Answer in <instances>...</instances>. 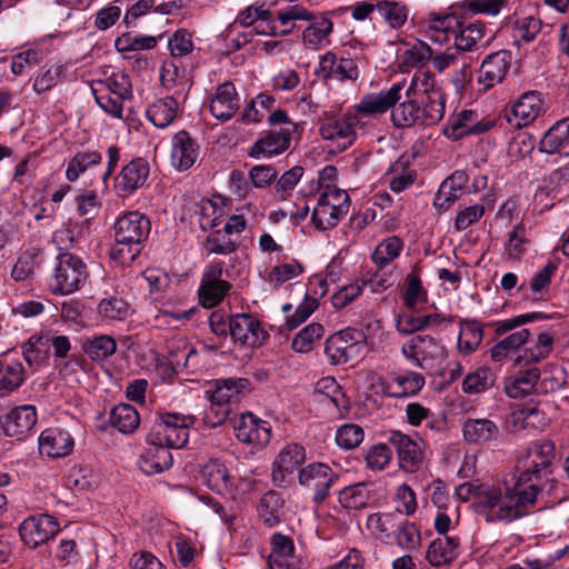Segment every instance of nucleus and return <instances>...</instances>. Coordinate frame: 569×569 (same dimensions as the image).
<instances>
[{"instance_id": "59", "label": "nucleus", "mask_w": 569, "mask_h": 569, "mask_svg": "<svg viewBox=\"0 0 569 569\" xmlns=\"http://www.w3.org/2000/svg\"><path fill=\"white\" fill-rule=\"evenodd\" d=\"M239 395V388L237 381L233 379H227L217 381L213 390H207L206 396L209 401H216L220 405H229V402L237 398Z\"/></svg>"}, {"instance_id": "62", "label": "nucleus", "mask_w": 569, "mask_h": 569, "mask_svg": "<svg viewBox=\"0 0 569 569\" xmlns=\"http://www.w3.org/2000/svg\"><path fill=\"white\" fill-rule=\"evenodd\" d=\"M365 432L358 425L349 423L341 426L336 433V442L343 449H353L363 440Z\"/></svg>"}, {"instance_id": "26", "label": "nucleus", "mask_w": 569, "mask_h": 569, "mask_svg": "<svg viewBox=\"0 0 569 569\" xmlns=\"http://www.w3.org/2000/svg\"><path fill=\"white\" fill-rule=\"evenodd\" d=\"M418 100V127H431L445 116L446 100L440 90L429 91Z\"/></svg>"}, {"instance_id": "50", "label": "nucleus", "mask_w": 569, "mask_h": 569, "mask_svg": "<svg viewBox=\"0 0 569 569\" xmlns=\"http://www.w3.org/2000/svg\"><path fill=\"white\" fill-rule=\"evenodd\" d=\"M418 100L408 99L398 107H393L391 120L398 128L418 127Z\"/></svg>"}, {"instance_id": "45", "label": "nucleus", "mask_w": 569, "mask_h": 569, "mask_svg": "<svg viewBox=\"0 0 569 569\" xmlns=\"http://www.w3.org/2000/svg\"><path fill=\"white\" fill-rule=\"evenodd\" d=\"M536 393H551L565 385L563 370L559 367H547L542 370L536 368Z\"/></svg>"}, {"instance_id": "4", "label": "nucleus", "mask_w": 569, "mask_h": 569, "mask_svg": "<svg viewBox=\"0 0 569 569\" xmlns=\"http://www.w3.org/2000/svg\"><path fill=\"white\" fill-rule=\"evenodd\" d=\"M402 356L416 367L431 371L448 357V351L440 339L430 335H417L401 347Z\"/></svg>"}, {"instance_id": "51", "label": "nucleus", "mask_w": 569, "mask_h": 569, "mask_svg": "<svg viewBox=\"0 0 569 569\" xmlns=\"http://www.w3.org/2000/svg\"><path fill=\"white\" fill-rule=\"evenodd\" d=\"M325 333L323 327L318 322H312L301 329L292 339L291 348L296 352H309L317 340Z\"/></svg>"}, {"instance_id": "39", "label": "nucleus", "mask_w": 569, "mask_h": 569, "mask_svg": "<svg viewBox=\"0 0 569 569\" xmlns=\"http://www.w3.org/2000/svg\"><path fill=\"white\" fill-rule=\"evenodd\" d=\"M485 32V23L481 21H475L469 24H462L459 22L456 28L455 46L459 51H470L476 43L482 39Z\"/></svg>"}, {"instance_id": "28", "label": "nucleus", "mask_w": 569, "mask_h": 569, "mask_svg": "<svg viewBox=\"0 0 569 569\" xmlns=\"http://www.w3.org/2000/svg\"><path fill=\"white\" fill-rule=\"evenodd\" d=\"M541 96L539 91H528L512 104L511 113L517 120V127H526L539 117L543 103Z\"/></svg>"}, {"instance_id": "10", "label": "nucleus", "mask_w": 569, "mask_h": 569, "mask_svg": "<svg viewBox=\"0 0 569 569\" xmlns=\"http://www.w3.org/2000/svg\"><path fill=\"white\" fill-rule=\"evenodd\" d=\"M359 123L357 114H342L325 118L319 127L322 139L330 141L337 151H343L356 140V126Z\"/></svg>"}, {"instance_id": "27", "label": "nucleus", "mask_w": 569, "mask_h": 569, "mask_svg": "<svg viewBox=\"0 0 569 569\" xmlns=\"http://www.w3.org/2000/svg\"><path fill=\"white\" fill-rule=\"evenodd\" d=\"M539 150L545 153L569 156V118L553 123L543 134Z\"/></svg>"}, {"instance_id": "61", "label": "nucleus", "mask_w": 569, "mask_h": 569, "mask_svg": "<svg viewBox=\"0 0 569 569\" xmlns=\"http://www.w3.org/2000/svg\"><path fill=\"white\" fill-rule=\"evenodd\" d=\"M102 83L113 96H118L122 99H130L132 97L130 78L121 70L112 72Z\"/></svg>"}, {"instance_id": "1", "label": "nucleus", "mask_w": 569, "mask_h": 569, "mask_svg": "<svg viewBox=\"0 0 569 569\" xmlns=\"http://www.w3.org/2000/svg\"><path fill=\"white\" fill-rule=\"evenodd\" d=\"M521 481L509 485L480 487L472 501V510L486 522H512L529 513L539 497Z\"/></svg>"}, {"instance_id": "31", "label": "nucleus", "mask_w": 569, "mask_h": 569, "mask_svg": "<svg viewBox=\"0 0 569 569\" xmlns=\"http://www.w3.org/2000/svg\"><path fill=\"white\" fill-rule=\"evenodd\" d=\"M408 160L400 157L385 174L391 191L400 193L410 188L417 179L416 170L408 168Z\"/></svg>"}, {"instance_id": "6", "label": "nucleus", "mask_w": 569, "mask_h": 569, "mask_svg": "<svg viewBox=\"0 0 569 569\" xmlns=\"http://www.w3.org/2000/svg\"><path fill=\"white\" fill-rule=\"evenodd\" d=\"M89 278L86 263L76 254L62 252L57 257L53 292L70 295L84 286Z\"/></svg>"}, {"instance_id": "22", "label": "nucleus", "mask_w": 569, "mask_h": 569, "mask_svg": "<svg viewBox=\"0 0 569 569\" xmlns=\"http://www.w3.org/2000/svg\"><path fill=\"white\" fill-rule=\"evenodd\" d=\"M240 99L233 83L227 81L218 86L210 102L211 114L221 121L231 119L239 110Z\"/></svg>"}, {"instance_id": "57", "label": "nucleus", "mask_w": 569, "mask_h": 569, "mask_svg": "<svg viewBox=\"0 0 569 569\" xmlns=\"http://www.w3.org/2000/svg\"><path fill=\"white\" fill-rule=\"evenodd\" d=\"M98 312L109 320H124L130 312L129 305L121 298L110 297L100 301Z\"/></svg>"}, {"instance_id": "19", "label": "nucleus", "mask_w": 569, "mask_h": 569, "mask_svg": "<svg viewBox=\"0 0 569 569\" xmlns=\"http://www.w3.org/2000/svg\"><path fill=\"white\" fill-rule=\"evenodd\" d=\"M148 447L139 459V467L146 475H156L168 470L173 462L171 447L161 440L148 439Z\"/></svg>"}, {"instance_id": "58", "label": "nucleus", "mask_w": 569, "mask_h": 569, "mask_svg": "<svg viewBox=\"0 0 569 569\" xmlns=\"http://www.w3.org/2000/svg\"><path fill=\"white\" fill-rule=\"evenodd\" d=\"M38 254L39 250L33 248L26 250L19 256L11 270V276L16 281H23L34 272V269L38 266V262L36 261Z\"/></svg>"}, {"instance_id": "43", "label": "nucleus", "mask_w": 569, "mask_h": 569, "mask_svg": "<svg viewBox=\"0 0 569 569\" xmlns=\"http://www.w3.org/2000/svg\"><path fill=\"white\" fill-rule=\"evenodd\" d=\"M117 350L116 340L108 335H101L88 339L83 343V351L92 361H103Z\"/></svg>"}, {"instance_id": "44", "label": "nucleus", "mask_w": 569, "mask_h": 569, "mask_svg": "<svg viewBox=\"0 0 569 569\" xmlns=\"http://www.w3.org/2000/svg\"><path fill=\"white\" fill-rule=\"evenodd\" d=\"M392 535L396 545L405 551L412 552L421 546L420 530L413 522L399 523Z\"/></svg>"}, {"instance_id": "21", "label": "nucleus", "mask_w": 569, "mask_h": 569, "mask_svg": "<svg viewBox=\"0 0 569 569\" xmlns=\"http://www.w3.org/2000/svg\"><path fill=\"white\" fill-rule=\"evenodd\" d=\"M291 130H269L258 139L249 149L248 156L253 159L271 158L278 156L290 147Z\"/></svg>"}, {"instance_id": "8", "label": "nucleus", "mask_w": 569, "mask_h": 569, "mask_svg": "<svg viewBox=\"0 0 569 569\" xmlns=\"http://www.w3.org/2000/svg\"><path fill=\"white\" fill-rule=\"evenodd\" d=\"M339 479L328 465L321 462L309 463L301 468L298 473L300 486L312 492V500L321 503L329 495L330 488Z\"/></svg>"}, {"instance_id": "20", "label": "nucleus", "mask_w": 569, "mask_h": 569, "mask_svg": "<svg viewBox=\"0 0 569 569\" xmlns=\"http://www.w3.org/2000/svg\"><path fill=\"white\" fill-rule=\"evenodd\" d=\"M149 163L142 159L137 158L126 164L116 181V189L121 197L133 193L137 189L142 188L149 177Z\"/></svg>"}, {"instance_id": "32", "label": "nucleus", "mask_w": 569, "mask_h": 569, "mask_svg": "<svg viewBox=\"0 0 569 569\" xmlns=\"http://www.w3.org/2000/svg\"><path fill=\"white\" fill-rule=\"evenodd\" d=\"M536 368H529L527 370H520L516 375L506 378L505 391L510 398H521L530 392L536 393L537 378Z\"/></svg>"}, {"instance_id": "34", "label": "nucleus", "mask_w": 569, "mask_h": 569, "mask_svg": "<svg viewBox=\"0 0 569 569\" xmlns=\"http://www.w3.org/2000/svg\"><path fill=\"white\" fill-rule=\"evenodd\" d=\"M109 422L121 433H132L140 425V417L133 406L120 403L111 410Z\"/></svg>"}, {"instance_id": "42", "label": "nucleus", "mask_w": 569, "mask_h": 569, "mask_svg": "<svg viewBox=\"0 0 569 569\" xmlns=\"http://www.w3.org/2000/svg\"><path fill=\"white\" fill-rule=\"evenodd\" d=\"M378 13L390 28H401L408 19V9L406 4L393 0L376 1Z\"/></svg>"}, {"instance_id": "13", "label": "nucleus", "mask_w": 569, "mask_h": 569, "mask_svg": "<svg viewBox=\"0 0 569 569\" xmlns=\"http://www.w3.org/2000/svg\"><path fill=\"white\" fill-rule=\"evenodd\" d=\"M229 333L233 341L254 347L264 342L268 333L260 322L248 313H238L228 319Z\"/></svg>"}, {"instance_id": "64", "label": "nucleus", "mask_w": 569, "mask_h": 569, "mask_svg": "<svg viewBox=\"0 0 569 569\" xmlns=\"http://www.w3.org/2000/svg\"><path fill=\"white\" fill-rule=\"evenodd\" d=\"M157 46V39L152 36L122 34L116 40L119 51L149 50Z\"/></svg>"}, {"instance_id": "55", "label": "nucleus", "mask_w": 569, "mask_h": 569, "mask_svg": "<svg viewBox=\"0 0 569 569\" xmlns=\"http://www.w3.org/2000/svg\"><path fill=\"white\" fill-rule=\"evenodd\" d=\"M403 247V242L398 237H389L377 246L372 253V260L380 267L388 264L398 258Z\"/></svg>"}, {"instance_id": "38", "label": "nucleus", "mask_w": 569, "mask_h": 569, "mask_svg": "<svg viewBox=\"0 0 569 569\" xmlns=\"http://www.w3.org/2000/svg\"><path fill=\"white\" fill-rule=\"evenodd\" d=\"M343 216L345 210L341 207L336 209L335 204L319 198L311 213V220L317 229L327 230L337 226Z\"/></svg>"}, {"instance_id": "48", "label": "nucleus", "mask_w": 569, "mask_h": 569, "mask_svg": "<svg viewBox=\"0 0 569 569\" xmlns=\"http://www.w3.org/2000/svg\"><path fill=\"white\" fill-rule=\"evenodd\" d=\"M201 477L211 490L220 492L228 487V470L223 463L217 460H212L202 467Z\"/></svg>"}, {"instance_id": "53", "label": "nucleus", "mask_w": 569, "mask_h": 569, "mask_svg": "<svg viewBox=\"0 0 569 569\" xmlns=\"http://www.w3.org/2000/svg\"><path fill=\"white\" fill-rule=\"evenodd\" d=\"M495 383L493 375L488 368H478L476 371L466 376L462 382L465 393H481L492 387Z\"/></svg>"}, {"instance_id": "41", "label": "nucleus", "mask_w": 569, "mask_h": 569, "mask_svg": "<svg viewBox=\"0 0 569 569\" xmlns=\"http://www.w3.org/2000/svg\"><path fill=\"white\" fill-rule=\"evenodd\" d=\"M530 336L528 329H521L510 333L491 348V358L497 362H501L510 357L518 348L525 345Z\"/></svg>"}, {"instance_id": "40", "label": "nucleus", "mask_w": 569, "mask_h": 569, "mask_svg": "<svg viewBox=\"0 0 569 569\" xmlns=\"http://www.w3.org/2000/svg\"><path fill=\"white\" fill-rule=\"evenodd\" d=\"M102 154L93 150H84L77 152L68 163L66 177L69 181H76L81 173L93 166L100 164Z\"/></svg>"}, {"instance_id": "37", "label": "nucleus", "mask_w": 569, "mask_h": 569, "mask_svg": "<svg viewBox=\"0 0 569 569\" xmlns=\"http://www.w3.org/2000/svg\"><path fill=\"white\" fill-rule=\"evenodd\" d=\"M283 500L280 495L273 490L266 492L259 503V517L262 522L269 528L274 527L280 522L281 509Z\"/></svg>"}, {"instance_id": "23", "label": "nucleus", "mask_w": 569, "mask_h": 569, "mask_svg": "<svg viewBox=\"0 0 569 569\" xmlns=\"http://www.w3.org/2000/svg\"><path fill=\"white\" fill-rule=\"evenodd\" d=\"M272 551L268 563L270 569H299L300 560L295 556V546L291 538L282 533L271 537Z\"/></svg>"}, {"instance_id": "14", "label": "nucleus", "mask_w": 569, "mask_h": 569, "mask_svg": "<svg viewBox=\"0 0 569 569\" xmlns=\"http://www.w3.org/2000/svg\"><path fill=\"white\" fill-rule=\"evenodd\" d=\"M37 423L36 407L23 405L11 409L0 416V431L7 437L21 439L28 435Z\"/></svg>"}, {"instance_id": "7", "label": "nucleus", "mask_w": 569, "mask_h": 569, "mask_svg": "<svg viewBox=\"0 0 569 569\" xmlns=\"http://www.w3.org/2000/svg\"><path fill=\"white\" fill-rule=\"evenodd\" d=\"M365 342L366 336L362 332L347 328L326 340L325 353L332 365H343L360 356Z\"/></svg>"}, {"instance_id": "36", "label": "nucleus", "mask_w": 569, "mask_h": 569, "mask_svg": "<svg viewBox=\"0 0 569 569\" xmlns=\"http://www.w3.org/2000/svg\"><path fill=\"white\" fill-rule=\"evenodd\" d=\"M483 337V330L475 320H463L460 322V332L458 337V350L463 355H470L480 346Z\"/></svg>"}, {"instance_id": "47", "label": "nucleus", "mask_w": 569, "mask_h": 569, "mask_svg": "<svg viewBox=\"0 0 569 569\" xmlns=\"http://www.w3.org/2000/svg\"><path fill=\"white\" fill-rule=\"evenodd\" d=\"M276 102L272 96L260 93L243 109L240 121L243 123H258L264 117V111H270Z\"/></svg>"}, {"instance_id": "18", "label": "nucleus", "mask_w": 569, "mask_h": 569, "mask_svg": "<svg viewBox=\"0 0 569 569\" xmlns=\"http://www.w3.org/2000/svg\"><path fill=\"white\" fill-rule=\"evenodd\" d=\"M58 530V525L53 517L42 515L23 520L20 525L19 533L28 546L37 547L52 538Z\"/></svg>"}, {"instance_id": "2", "label": "nucleus", "mask_w": 569, "mask_h": 569, "mask_svg": "<svg viewBox=\"0 0 569 569\" xmlns=\"http://www.w3.org/2000/svg\"><path fill=\"white\" fill-rule=\"evenodd\" d=\"M150 230V220L138 211H129L120 216L113 223L117 247L111 250V257L121 263L134 261Z\"/></svg>"}, {"instance_id": "46", "label": "nucleus", "mask_w": 569, "mask_h": 569, "mask_svg": "<svg viewBox=\"0 0 569 569\" xmlns=\"http://www.w3.org/2000/svg\"><path fill=\"white\" fill-rule=\"evenodd\" d=\"M204 248L209 253L230 254L238 248V240L224 228L210 232L206 239Z\"/></svg>"}, {"instance_id": "49", "label": "nucleus", "mask_w": 569, "mask_h": 569, "mask_svg": "<svg viewBox=\"0 0 569 569\" xmlns=\"http://www.w3.org/2000/svg\"><path fill=\"white\" fill-rule=\"evenodd\" d=\"M46 341H48L47 337L33 335L22 345V356L29 367L37 368L47 359Z\"/></svg>"}, {"instance_id": "12", "label": "nucleus", "mask_w": 569, "mask_h": 569, "mask_svg": "<svg viewBox=\"0 0 569 569\" xmlns=\"http://www.w3.org/2000/svg\"><path fill=\"white\" fill-rule=\"evenodd\" d=\"M495 126V119L480 117L472 110H462L448 121L443 132L449 138L460 139L465 136L482 134Z\"/></svg>"}, {"instance_id": "60", "label": "nucleus", "mask_w": 569, "mask_h": 569, "mask_svg": "<svg viewBox=\"0 0 569 569\" xmlns=\"http://www.w3.org/2000/svg\"><path fill=\"white\" fill-rule=\"evenodd\" d=\"M431 58V48L427 43L419 41L412 48L403 51V53L401 54V63L406 68H420L425 66L426 62L429 61Z\"/></svg>"}, {"instance_id": "9", "label": "nucleus", "mask_w": 569, "mask_h": 569, "mask_svg": "<svg viewBox=\"0 0 569 569\" xmlns=\"http://www.w3.org/2000/svg\"><path fill=\"white\" fill-rule=\"evenodd\" d=\"M388 443L395 449L399 468L406 472L418 471L425 460V445L421 440L398 430H390L387 435Z\"/></svg>"}, {"instance_id": "33", "label": "nucleus", "mask_w": 569, "mask_h": 569, "mask_svg": "<svg viewBox=\"0 0 569 569\" xmlns=\"http://www.w3.org/2000/svg\"><path fill=\"white\" fill-rule=\"evenodd\" d=\"M179 103L173 97H164L154 101L147 110L148 119L157 128H166L177 117Z\"/></svg>"}, {"instance_id": "29", "label": "nucleus", "mask_w": 569, "mask_h": 569, "mask_svg": "<svg viewBox=\"0 0 569 569\" xmlns=\"http://www.w3.org/2000/svg\"><path fill=\"white\" fill-rule=\"evenodd\" d=\"M463 438L469 443L487 445L497 441L500 429L490 419H468L462 426Z\"/></svg>"}, {"instance_id": "54", "label": "nucleus", "mask_w": 569, "mask_h": 569, "mask_svg": "<svg viewBox=\"0 0 569 569\" xmlns=\"http://www.w3.org/2000/svg\"><path fill=\"white\" fill-rule=\"evenodd\" d=\"M340 502L349 509H361L368 506L370 495L365 483H356L343 488L339 496Z\"/></svg>"}, {"instance_id": "25", "label": "nucleus", "mask_w": 569, "mask_h": 569, "mask_svg": "<svg viewBox=\"0 0 569 569\" xmlns=\"http://www.w3.org/2000/svg\"><path fill=\"white\" fill-rule=\"evenodd\" d=\"M71 435L62 429L49 428L42 431L39 438V450L51 458L68 456L73 449Z\"/></svg>"}, {"instance_id": "35", "label": "nucleus", "mask_w": 569, "mask_h": 569, "mask_svg": "<svg viewBox=\"0 0 569 569\" xmlns=\"http://www.w3.org/2000/svg\"><path fill=\"white\" fill-rule=\"evenodd\" d=\"M310 21L311 23L302 32V42L309 48L319 49L332 32L333 23L327 17L316 18L313 16V19Z\"/></svg>"}, {"instance_id": "56", "label": "nucleus", "mask_w": 569, "mask_h": 569, "mask_svg": "<svg viewBox=\"0 0 569 569\" xmlns=\"http://www.w3.org/2000/svg\"><path fill=\"white\" fill-rule=\"evenodd\" d=\"M393 382L398 386L399 391L392 393L393 397H409L418 393L425 386V378L418 372H408L406 375H397Z\"/></svg>"}, {"instance_id": "5", "label": "nucleus", "mask_w": 569, "mask_h": 569, "mask_svg": "<svg viewBox=\"0 0 569 569\" xmlns=\"http://www.w3.org/2000/svg\"><path fill=\"white\" fill-rule=\"evenodd\" d=\"M193 416L167 412L158 417L148 439L161 440L171 448H183L189 439V429L194 423Z\"/></svg>"}, {"instance_id": "3", "label": "nucleus", "mask_w": 569, "mask_h": 569, "mask_svg": "<svg viewBox=\"0 0 569 569\" xmlns=\"http://www.w3.org/2000/svg\"><path fill=\"white\" fill-rule=\"evenodd\" d=\"M556 457V447L552 441L543 439L531 442L517 459V469L520 471L517 479L531 488L536 496L542 497L547 485L553 487V481L542 480V472L552 463Z\"/></svg>"}, {"instance_id": "52", "label": "nucleus", "mask_w": 569, "mask_h": 569, "mask_svg": "<svg viewBox=\"0 0 569 569\" xmlns=\"http://www.w3.org/2000/svg\"><path fill=\"white\" fill-rule=\"evenodd\" d=\"M459 21L455 16H433L428 28V38L436 42L448 40L449 33L455 34Z\"/></svg>"}, {"instance_id": "16", "label": "nucleus", "mask_w": 569, "mask_h": 569, "mask_svg": "<svg viewBox=\"0 0 569 569\" xmlns=\"http://www.w3.org/2000/svg\"><path fill=\"white\" fill-rule=\"evenodd\" d=\"M236 438L248 445L263 447L271 439V427L251 412L242 413L234 425Z\"/></svg>"}, {"instance_id": "30", "label": "nucleus", "mask_w": 569, "mask_h": 569, "mask_svg": "<svg viewBox=\"0 0 569 569\" xmlns=\"http://www.w3.org/2000/svg\"><path fill=\"white\" fill-rule=\"evenodd\" d=\"M459 545L460 540L457 537L437 538L428 547L427 559L435 567L448 565L458 557Z\"/></svg>"}, {"instance_id": "17", "label": "nucleus", "mask_w": 569, "mask_h": 569, "mask_svg": "<svg viewBox=\"0 0 569 569\" xmlns=\"http://www.w3.org/2000/svg\"><path fill=\"white\" fill-rule=\"evenodd\" d=\"M512 54L508 50H499L488 54L479 69L478 82L486 89L500 83L511 66Z\"/></svg>"}, {"instance_id": "11", "label": "nucleus", "mask_w": 569, "mask_h": 569, "mask_svg": "<svg viewBox=\"0 0 569 569\" xmlns=\"http://www.w3.org/2000/svg\"><path fill=\"white\" fill-rule=\"evenodd\" d=\"M305 448L298 443L287 445L272 463L271 479L274 486L286 488L293 481L295 470L305 461Z\"/></svg>"}, {"instance_id": "15", "label": "nucleus", "mask_w": 569, "mask_h": 569, "mask_svg": "<svg viewBox=\"0 0 569 569\" xmlns=\"http://www.w3.org/2000/svg\"><path fill=\"white\" fill-rule=\"evenodd\" d=\"M405 81L393 83L388 90L363 96L356 104V111L363 116H378L387 112L401 99Z\"/></svg>"}, {"instance_id": "24", "label": "nucleus", "mask_w": 569, "mask_h": 569, "mask_svg": "<svg viewBox=\"0 0 569 569\" xmlns=\"http://www.w3.org/2000/svg\"><path fill=\"white\" fill-rule=\"evenodd\" d=\"M199 156V147L190 134L181 130L172 138L171 163L179 171L191 168Z\"/></svg>"}, {"instance_id": "63", "label": "nucleus", "mask_w": 569, "mask_h": 569, "mask_svg": "<svg viewBox=\"0 0 569 569\" xmlns=\"http://www.w3.org/2000/svg\"><path fill=\"white\" fill-rule=\"evenodd\" d=\"M231 289L229 282H216L211 283V288L207 287V283H201L199 288V299L203 307L212 308L217 306Z\"/></svg>"}]
</instances>
